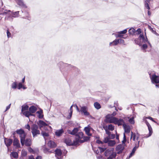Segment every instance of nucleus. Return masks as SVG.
I'll return each instance as SVG.
<instances>
[{"mask_svg":"<svg viewBox=\"0 0 159 159\" xmlns=\"http://www.w3.org/2000/svg\"><path fill=\"white\" fill-rule=\"evenodd\" d=\"M118 43V40L117 39H116L115 40L113 41V42H110L109 44V45L110 46H115Z\"/></svg>","mask_w":159,"mask_h":159,"instance_id":"bb28decb","label":"nucleus"},{"mask_svg":"<svg viewBox=\"0 0 159 159\" xmlns=\"http://www.w3.org/2000/svg\"><path fill=\"white\" fill-rule=\"evenodd\" d=\"M116 156V152H113L109 157L112 159H114L115 158Z\"/></svg>","mask_w":159,"mask_h":159,"instance_id":"79ce46f5","label":"nucleus"},{"mask_svg":"<svg viewBox=\"0 0 159 159\" xmlns=\"http://www.w3.org/2000/svg\"><path fill=\"white\" fill-rule=\"evenodd\" d=\"M48 146L51 148H53L56 146V144L55 142L51 140L48 142Z\"/></svg>","mask_w":159,"mask_h":159,"instance_id":"412c9836","label":"nucleus"},{"mask_svg":"<svg viewBox=\"0 0 159 159\" xmlns=\"http://www.w3.org/2000/svg\"><path fill=\"white\" fill-rule=\"evenodd\" d=\"M38 124L40 129L43 127L46 126L48 125L47 124L42 120H39L38 122Z\"/></svg>","mask_w":159,"mask_h":159,"instance_id":"dca6fc26","label":"nucleus"},{"mask_svg":"<svg viewBox=\"0 0 159 159\" xmlns=\"http://www.w3.org/2000/svg\"><path fill=\"white\" fill-rule=\"evenodd\" d=\"M136 134V140H137L138 141H139V136H140V134H139L138 132H137Z\"/></svg>","mask_w":159,"mask_h":159,"instance_id":"4d7b16f0","label":"nucleus"},{"mask_svg":"<svg viewBox=\"0 0 159 159\" xmlns=\"http://www.w3.org/2000/svg\"><path fill=\"white\" fill-rule=\"evenodd\" d=\"M116 144V142L115 140H110L108 142V145L110 146H113Z\"/></svg>","mask_w":159,"mask_h":159,"instance_id":"2f4dec72","label":"nucleus"},{"mask_svg":"<svg viewBox=\"0 0 159 159\" xmlns=\"http://www.w3.org/2000/svg\"><path fill=\"white\" fill-rule=\"evenodd\" d=\"M7 36L8 38H9L10 37V36H11V33L9 32V30H7Z\"/></svg>","mask_w":159,"mask_h":159,"instance_id":"0e129e2a","label":"nucleus"},{"mask_svg":"<svg viewBox=\"0 0 159 159\" xmlns=\"http://www.w3.org/2000/svg\"><path fill=\"white\" fill-rule=\"evenodd\" d=\"M75 138H77L79 139H81L83 137L84 134L82 132H79L78 133L76 134Z\"/></svg>","mask_w":159,"mask_h":159,"instance_id":"393cba45","label":"nucleus"},{"mask_svg":"<svg viewBox=\"0 0 159 159\" xmlns=\"http://www.w3.org/2000/svg\"><path fill=\"white\" fill-rule=\"evenodd\" d=\"M149 133L148 134L143 135H142L143 137L142 139L148 138L152 135V131L151 130H149ZM141 136H142V135H141Z\"/></svg>","mask_w":159,"mask_h":159,"instance_id":"a878e982","label":"nucleus"},{"mask_svg":"<svg viewBox=\"0 0 159 159\" xmlns=\"http://www.w3.org/2000/svg\"><path fill=\"white\" fill-rule=\"evenodd\" d=\"M140 142V141H138V144H135V146L132 149V152L130 154L128 158H130L134 154L137 148H138L139 147Z\"/></svg>","mask_w":159,"mask_h":159,"instance_id":"1a4fd4ad","label":"nucleus"},{"mask_svg":"<svg viewBox=\"0 0 159 159\" xmlns=\"http://www.w3.org/2000/svg\"><path fill=\"white\" fill-rule=\"evenodd\" d=\"M116 119V117H114L109 119L107 120H105V121L107 123L115 124Z\"/></svg>","mask_w":159,"mask_h":159,"instance_id":"6ab92c4d","label":"nucleus"},{"mask_svg":"<svg viewBox=\"0 0 159 159\" xmlns=\"http://www.w3.org/2000/svg\"><path fill=\"white\" fill-rule=\"evenodd\" d=\"M84 130L88 135L89 136H91V134L90 133V129L88 127H85L84 129Z\"/></svg>","mask_w":159,"mask_h":159,"instance_id":"cd10ccee","label":"nucleus"},{"mask_svg":"<svg viewBox=\"0 0 159 159\" xmlns=\"http://www.w3.org/2000/svg\"><path fill=\"white\" fill-rule=\"evenodd\" d=\"M116 115V114H115L114 115L113 114H108L107 115L105 116V120H107L109 119H110L111 118H112L113 117V116H114Z\"/></svg>","mask_w":159,"mask_h":159,"instance_id":"473e14b6","label":"nucleus"},{"mask_svg":"<svg viewBox=\"0 0 159 159\" xmlns=\"http://www.w3.org/2000/svg\"><path fill=\"white\" fill-rule=\"evenodd\" d=\"M118 40V43H124V40L121 39H117Z\"/></svg>","mask_w":159,"mask_h":159,"instance_id":"864d4df0","label":"nucleus"},{"mask_svg":"<svg viewBox=\"0 0 159 159\" xmlns=\"http://www.w3.org/2000/svg\"><path fill=\"white\" fill-rule=\"evenodd\" d=\"M87 110L88 108L87 107L83 106L81 107L80 111L82 113H84V115L88 116L89 115V113L88 112Z\"/></svg>","mask_w":159,"mask_h":159,"instance_id":"0eeeda50","label":"nucleus"},{"mask_svg":"<svg viewBox=\"0 0 159 159\" xmlns=\"http://www.w3.org/2000/svg\"><path fill=\"white\" fill-rule=\"evenodd\" d=\"M37 108L34 106H31L29 109V111L31 114L35 113L37 111Z\"/></svg>","mask_w":159,"mask_h":159,"instance_id":"2eb2a0df","label":"nucleus"},{"mask_svg":"<svg viewBox=\"0 0 159 159\" xmlns=\"http://www.w3.org/2000/svg\"><path fill=\"white\" fill-rule=\"evenodd\" d=\"M3 15H6L5 17V20L12 21L13 17L18 16L19 14V11H17L12 13L10 10H5L1 14Z\"/></svg>","mask_w":159,"mask_h":159,"instance_id":"f257e3e1","label":"nucleus"},{"mask_svg":"<svg viewBox=\"0 0 159 159\" xmlns=\"http://www.w3.org/2000/svg\"><path fill=\"white\" fill-rule=\"evenodd\" d=\"M29 106L27 104H24L21 106V112H24V111H27L28 110Z\"/></svg>","mask_w":159,"mask_h":159,"instance_id":"5701e85b","label":"nucleus"},{"mask_svg":"<svg viewBox=\"0 0 159 159\" xmlns=\"http://www.w3.org/2000/svg\"><path fill=\"white\" fill-rule=\"evenodd\" d=\"M16 133L19 135L21 143L22 146H23L24 141H25V139L26 136V133L22 129H17L16 130Z\"/></svg>","mask_w":159,"mask_h":159,"instance_id":"7ed1b4c3","label":"nucleus"},{"mask_svg":"<svg viewBox=\"0 0 159 159\" xmlns=\"http://www.w3.org/2000/svg\"><path fill=\"white\" fill-rule=\"evenodd\" d=\"M104 129L105 130L106 133L108 135V136L110 135L111 132L108 131L107 129V126L103 127Z\"/></svg>","mask_w":159,"mask_h":159,"instance_id":"58836bf2","label":"nucleus"},{"mask_svg":"<svg viewBox=\"0 0 159 159\" xmlns=\"http://www.w3.org/2000/svg\"><path fill=\"white\" fill-rule=\"evenodd\" d=\"M96 143L98 144H102L103 143V142H102V141H101L99 140H98V139L97 140Z\"/></svg>","mask_w":159,"mask_h":159,"instance_id":"e2e57ef3","label":"nucleus"},{"mask_svg":"<svg viewBox=\"0 0 159 159\" xmlns=\"http://www.w3.org/2000/svg\"><path fill=\"white\" fill-rule=\"evenodd\" d=\"M36 114H38V117L39 119H42L43 117V110L41 109H40L39 111H38L36 112Z\"/></svg>","mask_w":159,"mask_h":159,"instance_id":"4be33fe9","label":"nucleus"},{"mask_svg":"<svg viewBox=\"0 0 159 159\" xmlns=\"http://www.w3.org/2000/svg\"><path fill=\"white\" fill-rule=\"evenodd\" d=\"M129 122L132 124H134V117H131L129 120Z\"/></svg>","mask_w":159,"mask_h":159,"instance_id":"37998d69","label":"nucleus"},{"mask_svg":"<svg viewBox=\"0 0 159 159\" xmlns=\"http://www.w3.org/2000/svg\"><path fill=\"white\" fill-rule=\"evenodd\" d=\"M108 137H110V138L111 139H114L115 137V134H111Z\"/></svg>","mask_w":159,"mask_h":159,"instance_id":"5fc2aeb1","label":"nucleus"},{"mask_svg":"<svg viewBox=\"0 0 159 159\" xmlns=\"http://www.w3.org/2000/svg\"><path fill=\"white\" fill-rule=\"evenodd\" d=\"M95 107L97 110L101 108V106L99 103L97 102H95L94 104Z\"/></svg>","mask_w":159,"mask_h":159,"instance_id":"c756f323","label":"nucleus"},{"mask_svg":"<svg viewBox=\"0 0 159 159\" xmlns=\"http://www.w3.org/2000/svg\"><path fill=\"white\" fill-rule=\"evenodd\" d=\"M64 132V131L63 129L61 128L60 129L56 130L55 132V135L58 136L60 137L61 136L62 134Z\"/></svg>","mask_w":159,"mask_h":159,"instance_id":"4468645a","label":"nucleus"},{"mask_svg":"<svg viewBox=\"0 0 159 159\" xmlns=\"http://www.w3.org/2000/svg\"><path fill=\"white\" fill-rule=\"evenodd\" d=\"M55 156L58 159H61L62 152L61 149H57L55 150Z\"/></svg>","mask_w":159,"mask_h":159,"instance_id":"6e6552de","label":"nucleus"},{"mask_svg":"<svg viewBox=\"0 0 159 159\" xmlns=\"http://www.w3.org/2000/svg\"><path fill=\"white\" fill-rule=\"evenodd\" d=\"M134 42L136 44L139 45L140 46L142 45V42L145 43H147L149 45L150 47H151V45L148 41V39L147 37L146 36V38H145L143 33L142 34H140L139 38L137 39H136L134 40Z\"/></svg>","mask_w":159,"mask_h":159,"instance_id":"f03ea898","label":"nucleus"},{"mask_svg":"<svg viewBox=\"0 0 159 159\" xmlns=\"http://www.w3.org/2000/svg\"><path fill=\"white\" fill-rule=\"evenodd\" d=\"M141 30L139 28L137 29V30H135V34L138 35L140 34L141 33Z\"/></svg>","mask_w":159,"mask_h":159,"instance_id":"e433bc0d","label":"nucleus"},{"mask_svg":"<svg viewBox=\"0 0 159 159\" xmlns=\"http://www.w3.org/2000/svg\"><path fill=\"white\" fill-rule=\"evenodd\" d=\"M123 127L125 132L127 133H129L130 132V128L129 125H127L125 124H124L123 125Z\"/></svg>","mask_w":159,"mask_h":159,"instance_id":"f3484780","label":"nucleus"},{"mask_svg":"<svg viewBox=\"0 0 159 159\" xmlns=\"http://www.w3.org/2000/svg\"><path fill=\"white\" fill-rule=\"evenodd\" d=\"M22 86H23V85H22V84L21 83H19V84H18V89H21V88H22Z\"/></svg>","mask_w":159,"mask_h":159,"instance_id":"13d9d810","label":"nucleus"},{"mask_svg":"<svg viewBox=\"0 0 159 159\" xmlns=\"http://www.w3.org/2000/svg\"><path fill=\"white\" fill-rule=\"evenodd\" d=\"M21 154L22 156H25L27 155V152L25 151H22Z\"/></svg>","mask_w":159,"mask_h":159,"instance_id":"052dcab7","label":"nucleus"},{"mask_svg":"<svg viewBox=\"0 0 159 159\" xmlns=\"http://www.w3.org/2000/svg\"><path fill=\"white\" fill-rule=\"evenodd\" d=\"M11 104H10L7 107L5 111L8 110L10 107Z\"/></svg>","mask_w":159,"mask_h":159,"instance_id":"774afa93","label":"nucleus"},{"mask_svg":"<svg viewBox=\"0 0 159 159\" xmlns=\"http://www.w3.org/2000/svg\"><path fill=\"white\" fill-rule=\"evenodd\" d=\"M115 124L117 125L118 126L121 125L125 124V122L124 120L122 119L118 118H116L115 120Z\"/></svg>","mask_w":159,"mask_h":159,"instance_id":"9d476101","label":"nucleus"},{"mask_svg":"<svg viewBox=\"0 0 159 159\" xmlns=\"http://www.w3.org/2000/svg\"><path fill=\"white\" fill-rule=\"evenodd\" d=\"M17 83L16 82H13L11 84V88L14 89H15L16 88Z\"/></svg>","mask_w":159,"mask_h":159,"instance_id":"c03bdc74","label":"nucleus"},{"mask_svg":"<svg viewBox=\"0 0 159 159\" xmlns=\"http://www.w3.org/2000/svg\"><path fill=\"white\" fill-rule=\"evenodd\" d=\"M117 34L116 35V37H120V38H122L123 35L120 34Z\"/></svg>","mask_w":159,"mask_h":159,"instance_id":"338daca9","label":"nucleus"},{"mask_svg":"<svg viewBox=\"0 0 159 159\" xmlns=\"http://www.w3.org/2000/svg\"><path fill=\"white\" fill-rule=\"evenodd\" d=\"M41 134L43 136L44 138L45 137H48L49 136V134L45 132L42 131L41 132Z\"/></svg>","mask_w":159,"mask_h":159,"instance_id":"a19ab883","label":"nucleus"},{"mask_svg":"<svg viewBox=\"0 0 159 159\" xmlns=\"http://www.w3.org/2000/svg\"><path fill=\"white\" fill-rule=\"evenodd\" d=\"M25 128L26 129H28L29 131L30 130V125L29 124H28L27 125H25Z\"/></svg>","mask_w":159,"mask_h":159,"instance_id":"6e6d98bb","label":"nucleus"},{"mask_svg":"<svg viewBox=\"0 0 159 159\" xmlns=\"http://www.w3.org/2000/svg\"><path fill=\"white\" fill-rule=\"evenodd\" d=\"M79 139L77 138H75L73 142L71 141V139L69 138H66L65 140V143L68 146H75L79 143Z\"/></svg>","mask_w":159,"mask_h":159,"instance_id":"39448f33","label":"nucleus"},{"mask_svg":"<svg viewBox=\"0 0 159 159\" xmlns=\"http://www.w3.org/2000/svg\"><path fill=\"white\" fill-rule=\"evenodd\" d=\"M28 150L30 153H32L34 152L33 149L31 147H29L28 148Z\"/></svg>","mask_w":159,"mask_h":159,"instance_id":"680f3d73","label":"nucleus"},{"mask_svg":"<svg viewBox=\"0 0 159 159\" xmlns=\"http://www.w3.org/2000/svg\"><path fill=\"white\" fill-rule=\"evenodd\" d=\"M12 156L15 158H17L18 157V153L16 152H12L11 153Z\"/></svg>","mask_w":159,"mask_h":159,"instance_id":"72a5a7b5","label":"nucleus"},{"mask_svg":"<svg viewBox=\"0 0 159 159\" xmlns=\"http://www.w3.org/2000/svg\"><path fill=\"white\" fill-rule=\"evenodd\" d=\"M25 144V146L29 147L31 146V140L30 139H25V141H24V145Z\"/></svg>","mask_w":159,"mask_h":159,"instance_id":"a211bd4d","label":"nucleus"},{"mask_svg":"<svg viewBox=\"0 0 159 159\" xmlns=\"http://www.w3.org/2000/svg\"><path fill=\"white\" fill-rule=\"evenodd\" d=\"M98 148L100 149V152H104L106 149V148H102L100 147H99Z\"/></svg>","mask_w":159,"mask_h":159,"instance_id":"3c124183","label":"nucleus"},{"mask_svg":"<svg viewBox=\"0 0 159 159\" xmlns=\"http://www.w3.org/2000/svg\"><path fill=\"white\" fill-rule=\"evenodd\" d=\"M72 111H70V113H69V115L67 117V119H69L72 116Z\"/></svg>","mask_w":159,"mask_h":159,"instance_id":"bf43d9fd","label":"nucleus"},{"mask_svg":"<svg viewBox=\"0 0 159 159\" xmlns=\"http://www.w3.org/2000/svg\"><path fill=\"white\" fill-rule=\"evenodd\" d=\"M13 144L14 146H16L17 147L19 148L20 147L19 141L17 138H16L14 139Z\"/></svg>","mask_w":159,"mask_h":159,"instance_id":"aec40b11","label":"nucleus"},{"mask_svg":"<svg viewBox=\"0 0 159 159\" xmlns=\"http://www.w3.org/2000/svg\"><path fill=\"white\" fill-rule=\"evenodd\" d=\"M129 33L130 34L133 35L135 34V30L133 28H131L129 30Z\"/></svg>","mask_w":159,"mask_h":159,"instance_id":"f704fd0d","label":"nucleus"},{"mask_svg":"<svg viewBox=\"0 0 159 159\" xmlns=\"http://www.w3.org/2000/svg\"><path fill=\"white\" fill-rule=\"evenodd\" d=\"M43 152L45 153H47L48 152L51 153L52 152L49 151V149L47 148L46 147H44L43 149Z\"/></svg>","mask_w":159,"mask_h":159,"instance_id":"ea45409f","label":"nucleus"},{"mask_svg":"<svg viewBox=\"0 0 159 159\" xmlns=\"http://www.w3.org/2000/svg\"><path fill=\"white\" fill-rule=\"evenodd\" d=\"M124 148L123 146L121 144L118 145L116 148V150H124Z\"/></svg>","mask_w":159,"mask_h":159,"instance_id":"7c9ffc66","label":"nucleus"},{"mask_svg":"<svg viewBox=\"0 0 159 159\" xmlns=\"http://www.w3.org/2000/svg\"><path fill=\"white\" fill-rule=\"evenodd\" d=\"M110 140H109V138L108 137H107L106 138H105L104 139V142L105 143H108V142Z\"/></svg>","mask_w":159,"mask_h":159,"instance_id":"a18cd8bd","label":"nucleus"},{"mask_svg":"<svg viewBox=\"0 0 159 159\" xmlns=\"http://www.w3.org/2000/svg\"><path fill=\"white\" fill-rule=\"evenodd\" d=\"M16 1V2L17 4L20 7L24 8H26L27 7V6L26 5L24 4V2L22 0H15Z\"/></svg>","mask_w":159,"mask_h":159,"instance_id":"ddd939ff","label":"nucleus"},{"mask_svg":"<svg viewBox=\"0 0 159 159\" xmlns=\"http://www.w3.org/2000/svg\"><path fill=\"white\" fill-rule=\"evenodd\" d=\"M152 82L153 83L158 84L159 83V76H157L155 74L151 75L149 74Z\"/></svg>","mask_w":159,"mask_h":159,"instance_id":"423d86ee","label":"nucleus"},{"mask_svg":"<svg viewBox=\"0 0 159 159\" xmlns=\"http://www.w3.org/2000/svg\"><path fill=\"white\" fill-rule=\"evenodd\" d=\"M147 47H148L147 45L146 44H144L142 45V46L141 47V48L143 50H145L147 48Z\"/></svg>","mask_w":159,"mask_h":159,"instance_id":"de8ad7c7","label":"nucleus"},{"mask_svg":"<svg viewBox=\"0 0 159 159\" xmlns=\"http://www.w3.org/2000/svg\"><path fill=\"white\" fill-rule=\"evenodd\" d=\"M123 139H124L122 141V143L123 144L125 143L126 142V136H125V134H124Z\"/></svg>","mask_w":159,"mask_h":159,"instance_id":"603ef678","label":"nucleus"},{"mask_svg":"<svg viewBox=\"0 0 159 159\" xmlns=\"http://www.w3.org/2000/svg\"><path fill=\"white\" fill-rule=\"evenodd\" d=\"M118 106V103L117 102H114V107H117Z\"/></svg>","mask_w":159,"mask_h":159,"instance_id":"69168bd1","label":"nucleus"},{"mask_svg":"<svg viewBox=\"0 0 159 159\" xmlns=\"http://www.w3.org/2000/svg\"><path fill=\"white\" fill-rule=\"evenodd\" d=\"M79 129L77 128H75L72 131H71L70 130H68V133L70 134L75 135L78 131Z\"/></svg>","mask_w":159,"mask_h":159,"instance_id":"f8f14e48","label":"nucleus"},{"mask_svg":"<svg viewBox=\"0 0 159 159\" xmlns=\"http://www.w3.org/2000/svg\"><path fill=\"white\" fill-rule=\"evenodd\" d=\"M127 32V30L126 29L124 30L120 31L118 32V33L119 34H125Z\"/></svg>","mask_w":159,"mask_h":159,"instance_id":"8fccbe9b","label":"nucleus"},{"mask_svg":"<svg viewBox=\"0 0 159 159\" xmlns=\"http://www.w3.org/2000/svg\"><path fill=\"white\" fill-rule=\"evenodd\" d=\"M149 28L152 31V32L156 34H157V33L156 32V31L152 28L150 26H149Z\"/></svg>","mask_w":159,"mask_h":159,"instance_id":"49530a36","label":"nucleus"},{"mask_svg":"<svg viewBox=\"0 0 159 159\" xmlns=\"http://www.w3.org/2000/svg\"><path fill=\"white\" fill-rule=\"evenodd\" d=\"M12 139H11L5 138L4 139V142L7 147L8 148L11 144L12 143Z\"/></svg>","mask_w":159,"mask_h":159,"instance_id":"9b49d317","label":"nucleus"},{"mask_svg":"<svg viewBox=\"0 0 159 159\" xmlns=\"http://www.w3.org/2000/svg\"><path fill=\"white\" fill-rule=\"evenodd\" d=\"M22 113L25 116L28 118H29L30 116H34V115L31 114L29 111H24Z\"/></svg>","mask_w":159,"mask_h":159,"instance_id":"b1692460","label":"nucleus"},{"mask_svg":"<svg viewBox=\"0 0 159 159\" xmlns=\"http://www.w3.org/2000/svg\"><path fill=\"white\" fill-rule=\"evenodd\" d=\"M39 127L38 125L34 124L31 127V133L33 137L37 136L38 135L40 134V131L38 129Z\"/></svg>","mask_w":159,"mask_h":159,"instance_id":"20e7f679","label":"nucleus"},{"mask_svg":"<svg viewBox=\"0 0 159 159\" xmlns=\"http://www.w3.org/2000/svg\"><path fill=\"white\" fill-rule=\"evenodd\" d=\"M145 123L148 127V130L152 131V129L150 124L146 120L145 121Z\"/></svg>","mask_w":159,"mask_h":159,"instance_id":"4c0bfd02","label":"nucleus"},{"mask_svg":"<svg viewBox=\"0 0 159 159\" xmlns=\"http://www.w3.org/2000/svg\"><path fill=\"white\" fill-rule=\"evenodd\" d=\"M108 129L111 131H113L114 129V126L112 124L109 125L108 126H107Z\"/></svg>","mask_w":159,"mask_h":159,"instance_id":"c9c22d12","label":"nucleus"},{"mask_svg":"<svg viewBox=\"0 0 159 159\" xmlns=\"http://www.w3.org/2000/svg\"><path fill=\"white\" fill-rule=\"evenodd\" d=\"M151 0H148V1L147 0H146L145 2V7L148 10H149L150 9L148 3H149L150 2Z\"/></svg>","mask_w":159,"mask_h":159,"instance_id":"c85d7f7f","label":"nucleus"},{"mask_svg":"<svg viewBox=\"0 0 159 159\" xmlns=\"http://www.w3.org/2000/svg\"><path fill=\"white\" fill-rule=\"evenodd\" d=\"M83 138L85 142L89 140L90 137L88 136L83 137Z\"/></svg>","mask_w":159,"mask_h":159,"instance_id":"09e8293b","label":"nucleus"}]
</instances>
